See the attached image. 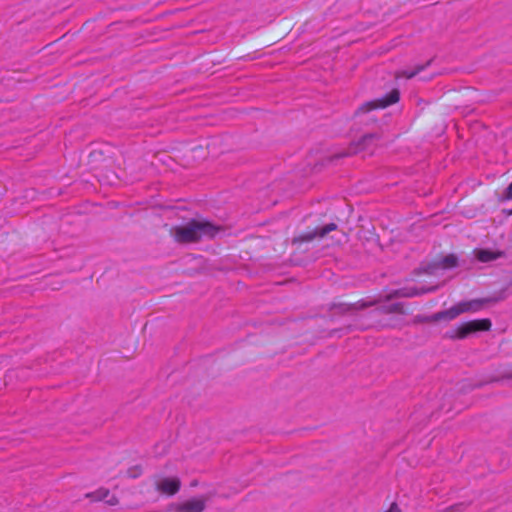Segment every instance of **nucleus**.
Segmentation results:
<instances>
[{"instance_id": "1", "label": "nucleus", "mask_w": 512, "mask_h": 512, "mask_svg": "<svg viewBox=\"0 0 512 512\" xmlns=\"http://www.w3.org/2000/svg\"><path fill=\"white\" fill-rule=\"evenodd\" d=\"M221 228L205 220H191L185 225L171 229L174 240L180 244H189L207 238H213Z\"/></svg>"}, {"instance_id": "2", "label": "nucleus", "mask_w": 512, "mask_h": 512, "mask_svg": "<svg viewBox=\"0 0 512 512\" xmlns=\"http://www.w3.org/2000/svg\"><path fill=\"white\" fill-rule=\"evenodd\" d=\"M484 302H485L484 300H479V299L460 302L445 311H441V312L434 314L432 316V320L433 321H440L443 319L452 320V319L456 318L457 316H459L460 314H463L466 312L479 311L482 308Z\"/></svg>"}, {"instance_id": "3", "label": "nucleus", "mask_w": 512, "mask_h": 512, "mask_svg": "<svg viewBox=\"0 0 512 512\" xmlns=\"http://www.w3.org/2000/svg\"><path fill=\"white\" fill-rule=\"evenodd\" d=\"M491 328L489 319L472 320L459 325L458 327L448 331L445 336L449 339H464L471 333L477 331H488Z\"/></svg>"}, {"instance_id": "4", "label": "nucleus", "mask_w": 512, "mask_h": 512, "mask_svg": "<svg viewBox=\"0 0 512 512\" xmlns=\"http://www.w3.org/2000/svg\"><path fill=\"white\" fill-rule=\"evenodd\" d=\"M399 100V91L394 89L389 94H387L385 97L368 101L361 105L359 109L357 110V113H366L373 109L378 108H386L389 105H392Z\"/></svg>"}, {"instance_id": "5", "label": "nucleus", "mask_w": 512, "mask_h": 512, "mask_svg": "<svg viewBox=\"0 0 512 512\" xmlns=\"http://www.w3.org/2000/svg\"><path fill=\"white\" fill-rule=\"evenodd\" d=\"M337 229L335 223H329L321 228H316L311 232L304 233L293 239V243L310 242L316 238H324L328 233Z\"/></svg>"}, {"instance_id": "6", "label": "nucleus", "mask_w": 512, "mask_h": 512, "mask_svg": "<svg viewBox=\"0 0 512 512\" xmlns=\"http://www.w3.org/2000/svg\"><path fill=\"white\" fill-rule=\"evenodd\" d=\"M205 508V500L193 498L181 504L171 505L168 512H202Z\"/></svg>"}, {"instance_id": "7", "label": "nucleus", "mask_w": 512, "mask_h": 512, "mask_svg": "<svg viewBox=\"0 0 512 512\" xmlns=\"http://www.w3.org/2000/svg\"><path fill=\"white\" fill-rule=\"evenodd\" d=\"M157 489L164 494L174 495L180 489V480L178 478H163L157 482Z\"/></svg>"}, {"instance_id": "8", "label": "nucleus", "mask_w": 512, "mask_h": 512, "mask_svg": "<svg viewBox=\"0 0 512 512\" xmlns=\"http://www.w3.org/2000/svg\"><path fill=\"white\" fill-rule=\"evenodd\" d=\"M87 497H92L96 501H104L109 505H116L118 503L116 497L110 494L109 490L101 488L93 494H87Z\"/></svg>"}, {"instance_id": "9", "label": "nucleus", "mask_w": 512, "mask_h": 512, "mask_svg": "<svg viewBox=\"0 0 512 512\" xmlns=\"http://www.w3.org/2000/svg\"><path fill=\"white\" fill-rule=\"evenodd\" d=\"M474 253L476 258L481 262H490L502 256L501 252H495L487 249L475 250Z\"/></svg>"}, {"instance_id": "10", "label": "nucleus", "mask_w": 512, "mask_h": 512, "mask_svg": "<svg viewBox=\"0 0 512 512\" xmlns=\"http://www.w3.org/2000/svg\"><path fill=\"white\" fill-rule=\"evenodd\" d=\"M431 290L432 289H428V290L421 289V290H418L416 288H402V289L395 290L391 295L388 296V299H390L392 297H413V296H416V295H420V294L426 293V292L431 291Z\"/></svg>"}, {"instance_id": "11", "label": "nucleus", "mask_w": 512, "mask_h": 512, "mask_svg": "<svg viewBox=\"0 0 512 512\" xmlns=\"http://www.w3.org/2000/svg\"><path fill=\"white\" fill-rule=\"evenodd\" d=\"M440 266L444 269L453 268L457 266V257L453 254L445 256L441 260Z\"/></svg>"}, {"instance_id": "12", "label": "nucleus", "mask_w": 512, "mask_h": 512, "mask_svg": "<svg viewBox=\"0 0 512 512\" xmlns=\"http://www.w3.org/2000/svg\"><path fill=\"white\" fill-rule=\"evenodd\" d=\"M379 135L378 134H368V135H365L362 137L361 141H360V145L362 146V149L365 150V149H368L369 146L374 142V141H377L379 140Z\"/></svg>"}, {"instance_id": "13", "label": "nucleus", "mask_w": 512, "mask_h": 512, "mask_svg": "<svg viewBox=\"0 0 512 512\" xmlns=\"http://www.w3.org/2000/svg\"><path fill=\"white\" fill-rule=\"evenodd\" d=\"M376 303H377V301H369V302H367V301L361 300L359 302H356L354 304L349 305L348 306V310H350V309L361 310V309H364L366 307L372 306V305H374Z\"/></svg>"}, {"instance_id": "14", "label": "nucleus", "mask_w": 512, "mask_h": 512, "mask_svg": "<svg viewBox=\"0 0 512 512\" xmlns=\"http://www.w3.org/2000/svg\"><path fill=\"white\" fill-rule=\"evenodd\" d=\"M385 311L388 313H404L403 305L401 303L392 304L389 307H387Z\"/></svg>"}, {"instance_id": "15", "label": "nucleus", "mask_w": 512, "mask_h": 512, "mask_svg": "<svg viewBox=\"0 0 512 512\" xmlns=\"http://www.w3.org/2000/svg\"><path fill=\"white\" fill-rule=\"evenodd\" d=\"M420 70H422V67H418L416 70H413V71H402L400 72L397 77H405L407 79H410L412 77H414Z\"/></svg>"}, {"instance_id": "16", "label": "nucleus", "mask_w": 512, "mask_h": 512, "mask_svg": "<svg viewBox=\"0 0 512 512\" xmlns=\"http://www.w3.org/2000/svg\"><path fill=\"white\" fill-rule=\"evenodd\" d=\"M141 474V469L139 467H133L128 470V476L131 478H136Z\"/></svg>"}, {"instance_id": "17", "label": "nucleus", "mask_w": 512, "mask_h": 512, "mask_svg": "<svg viewBox=\"0 0 512 512\" xmlns=\"http://www.w3.org/2000/svg\"><path fill=\"white\" fill-rule=\"evenodd\" d=\"M387 512H400V509L395 503H393Z\"/></svg>"}, {"instance_id": "18", "label": "nucleus", "mask_w": 512, "mask_h": 512, "mask_svg": "<svg viewBox=\"0 0 512 512\" xmlns=\"http://www.w3.org/2000/svg\"><path fill=\"white\" fill-rule=\"evenodd\" d=\"M460 507H461V505H457V506L453 507L452 509L458 510Z\"/></svg>"}]
</instances>
